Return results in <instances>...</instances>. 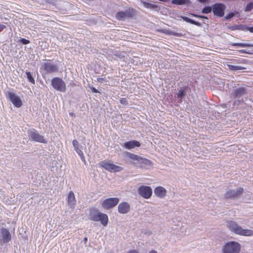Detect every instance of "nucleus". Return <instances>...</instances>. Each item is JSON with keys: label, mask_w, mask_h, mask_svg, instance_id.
Instances as JSON below:
<instances>
[{"label": "nucleus", "mask_w": 253, "mask_h": 253, "mask_svg": "<svg viewBox=\"0 0 253 253\" xmlns=\"http://www.w3.org/2000/svg\"><path fill=\"white\" fill-rule=\"evenodd\" d=\"M226 225L230 231L236 234L245 236L253 235V230L248 229H243L242 227L235 221L231 220L228 221Z\"/></svg>", "instance_id": "obj_1"}, {"label": "nucleus", "mask_w": 253, "mask_h": 253, "mask_svg": "<svg viewBox=\"0 0 253 253\" xmlns=\"http://www.w3.org/2000/svg\"><path fill=\"white\" fill-rule=\"evenodd\" d=\"M90 219L95 221H100L101 223L104 226H106L108 222V217L107 214L100 212L97 209H92L89 213Z\"/></svg>", "instance_id": "obj_2"}, {"label": "nucleus", "mask_w": 253, "mask_h": 253, "mask_svg": "<svg viewBox=\"0 0 253 253\" xmlns=\"http://www.w3.org/2000/svg\"><path fill=\"white\" fill-rule=\"evenodd\" d=\"M124 155L126 158L130 160L131 164L135 165L143 164L149 165L151 163L150 160L128 152H126Z\"/></svg>", "instance_id": "obj_3"}, {"label": "nucleus", "mask_w": 253, "mask_h": 253, "mask_svg": "<svg viewBox=\"0 0 253 253\" xmlns=\"http://www.w3.org/2000/svg\"><path fill=\"white\" fill-rule=\"evenodd\" d=\"M240 250L241 245L235 241L226 243L222 248V253H239Z\"/></svg>", "instance_id": "obj_4"}, {"label": "nucleus", "mask_w": 253, "mask_h": 253, "mask_svg": "<svg viewBox=\"0 0 253 253\" xmlns=\"http://www.w3.org/2000/svg\"><path fill=\"white\" fill-rule=\"evenodd\" d=\"M247 93V88L245 87H240L236 89H234L231 95L235 98H238V100L235 101L234 104H239L244 101L243 99H240Z\"/></svg>", "instance_id": "obj_5"}, {"label": "nucleus", "mask_w": 253, "mask_h": 253, "mask_svg": "<svg viewBox=\"0 0 253 253\" xmlns=\"http://www.w3.org/2000/svg\"><path fill=\"white\" fill-rule=\"evenodd\" d=\"M28 134L30 139L32 141L42 143H46L47 141L44 139L43 135H41L37 130L35 129H29Z\"/></svg>", "instance_id": "obj_6"}, {"label": "nucleus", "mask_w": 253, "mask_h": 253, "mask_svg": "<svg viewBox=\"0 0 253 253\" xmlns=\"http://www.w3.org/2000/svg\"><path fill=\"white\" fill-rule=\"evenodd\" d=\"M51 85L54 88L61 92H65L66 89L65 82L59 78H54L51 80Z\"/></svg>", "instance_id": "obj_7"}, {"label": "nucleus", "mask_w": 253, "mask_h": 253, "mask_svg": "<svg viewBox=\"0 0 253 253\" xmlns=\"http://www.w3.org/2000/svg\"><path fill=\"white\" fill-rule=\"evenodd\" d=\"M100 166L110 172H118L123 169V167L105 161L101 162L100 164Z\"/></svg>", "instance_id": "obj_8"}, {"label": "nucleus", "mask_w": 253, "mask_h": 253, "mask_svg": "<svg viewBox=\"0 0 253 253\" xmlns=\"http://www.w3.org/2000/svg\"><path fill=\"white\" fill-rule=\"evenodd\" d=\"M244 189L242 188H238L234 190H229L224 194L226 199H235L240 196L243 193Z\"/></svg>", "instance_id": "obj_9"}, {"label": "nucleus", "mask_w": 253, "mask_h": 253, "mask_svg": "<svg viewBox=\"0 0 253 253\" xmlns=\"http://www.w3.org/2000/svg\"><path fill=\"white\" fill-rule=\"evenodd\" d=\"M133 15V10L131 8L126 9L124 11H119L116 14L118 20L124 21L126 19L131 17Z\"/></svg>", "instance_id": "obj_10"}, {"label": "nucleus", "mask_w": 253, "mask_h": 253, "mask_svg": "<svg viewBox=\"0 0 253 253\" xmlns=\"http://www.w3.org/2000/svg\"><path fill=\"white\" fill-rule=\"evenodd\" d=\"M138 193L143 198L149 199L152 195V189L148 186H141L138 189Z\"/></svg>", "instance_id": "obj_11"}, {"label": "nucleus", "mask_w": 253, "mask_h": 253, "mask_svg": "<svg viewBox=\"0 0 253 253\" xmlns=\"http://www.w3.org/2000/svg\"><path fill=\"white\" fill-rule=\"evenodd\" d=\"M42 68L44 69L46 73H53L58 71V67L51 62H45L42 65Z\"/></svg>", "instance_id": "obj_12"}, {"label": "nucleus", "mask_w": 253, "mask_h": 253, "mask_svg": "<svg viewBox=\"0 0 253 253\" xmlns=\"http://www.w3.org/2000/svg\"><path fill=\"white\" fill-rule=\"evenodd\" d=\"M119 202L118 198H110L105 200L102 203V206L105 209H109L116 206Z\"/></svg>", "instance_id": "obj_13"}, {"label": "nucleus", "mask_w": 253, "mask_h": 253, "mask_svg": "<svg viewBox=\"0 0 253 253\" xmlns=\"http://www.w3.org/2000/svg\"><path fill=\"white\" fill-rule=\"evenodd\" d=\"M226 9V6L221 3H215L213 5L212 12L214 15L222 17L224 14V10Z\"/></svg>", "instance_id": "obj_14"}, {"label": "nucleus", "mask_w": 253, "mask_h": 253, "mask_svg": "<svg viewBox=\"0 0 253 253\" xmlns=\"http://www.w3.org/2000/svg\"><path fill=\"white\" fill-rule=\"evenodd\" d=\"M11 240V234L8 229L4 227L0 229V241L3 243H7Z\"/></svg>", "instance_id": "obj_15"}, {"label": "nucleus", "mask_w": 253, "mask_h": 253, "mask_svg": "<svg viewBox=\"0 0 253 253\" xmlns=\"http://www.w3.org/2000/svg\"><path fill=\"white\" fill-rule=\"evenodd\" d=\"M7 95L9 99L15 107L19 108L22 106V101L17 95L10 91L7 93Z\"/></svg>", "instance_id": "obj_16"}, {"label": "nucleus", "mask_w": 253, "mask_h": 253, "mask_svg": "<svg viewBox=\"0 0 253 253\" xmlns=\"http://www.w3.org/2000/svg\"><path fill=\"white\" fill-rule=\"evenodd\" d=\"M74 148L75 150L76 151V152L78 154V155L80 156L81 159L83 162L84 164H85V159L84 155V153L82 150L81 149V148L82 146H81L80 144L79 143V142L76 140L74 139L73 140L72 142Z\"/></svg>", "instance_id": "obj_17"}, {"label": "nucleus", "mask_w": 253, "mask_h": 253, "mask_svg": "<svg viewBox=\"0 0 253 253\" xmlns=\"http://www.w3.org/2000/svg\"><path fill=\"white\" fill-rule=\"evenodd\" d=\"M236 62H237V63H241V60L233 59V62L227 64V66L228 67L229 70H230L231 71H238V70H245L246 69V67H243L241 65H236L235 64V65L232 64H235Z\"/></svg>", "instance_id": "obj_18"}, {"label": "nucleus", "mask_w": 253, "mask_h": 253, "mask_svg": "<svg viewBox=\"0 0 253 253\" xmlns=\"http://www.w3.org/2000/svg\"><path fill=\"white\" fill-rule=\"evenodd\" d=\"M121 146L126 149L131 150L140 146V143L136 140H131L121 144Z\"/></svg>", "instance_id": "obj_19"}, {"label": "nucleus", "mask_w": 253, "mask_h": 253, "mask_svg": "<svg viewBox=\"0 0 253 253\" xmlns=\"http://www.w3.org/2000/svg\"><path fill=\"white\" fill-rule=\"evenodd\" d=\"M68 205L70 209H74L76 204V200L74 193L73 191H70L68 196Z\"/></svg>", "instance_id": "obj_20"}, {"label": "nucleus", "mask_w": 253, "mask_h": 253, "mask_svg": "<svg viewBox=\"0 0 253 253\" xmlns=\"http://www.w3.org/2000/svg\"><path fill=\"white\" fill-rule=\"evenodd\" d=\"M118 209L120 213L126 214L129 211L130 206L126 202H122L118 205Z\"/></svg>", "instance_id": "obj_21"}, {"label": "nucleus", "mask_w": 253, "mask_h": 253, "mask_svg": "<svg viewBox=\"0 0 253 253\" xmlns=\"http://www.w3.org/2000/svg\"><path fill=\"white\" fill-rule=\"evenodd\" d=\"M154 194L158 197L163 198L166 195L167 190L161 186H158L154 189Z\"/></svg>", "instance_id": "obj_22"}, {"label": "nucleus", "mask_w": 253, "mask_h": 253, "mask_svg": "<svg viewBox=\"0 0 253 253\" xmlns=\"http://www.w3.org/2000/svg\"><path fill=\"white\" fill-rule=\"evenodd\" d=\"M188 89V86H185L179 90L177 93V98L178 99V101L181 102L182 99L186 96Z\"/></svg>", "instance_id": "obj_23"}, {"label": "nucleus", "mask_w": 253, "mask_h": 253, "mask_svg": "<svg viewBox=\"0 0 253 253\" xmlns=\"http://www.w3.org/2000/svg\"><path fill=\"white\" fill-rule=\"evenodd\" d=\"M182 19L187 22H188V23H190L191 24H194L195 25H196L197 26H199V27H201L202 26V24L199 23V22H198L197 21H195L187 17H186V16H182Z\"/></svg>", "instance_id": "obj_24"}, {"label": "nucleus", "mask_w": 253, "mask_h": 253, "mask_svg": "<svg viewBox=\"0 0 253 253\" xmlns=\"http://www.w3.org/2000/svg\"><path fill=\"white\" fill-rule=\"evenodd\" d=\"M189 0H172L171 3L175 4L182 5L188 4Z\"/></svg>", "instance_id": "obj_25"}, {"label": "nucleus", "mask_w": 253, "mask_h": 253, "mask_svg": "<svg viewBox=\"0 0 253 253\" xmlns=\"http://www.w3.org/2000/svg\"><path fill=\"white\" fill-rule=\"evenodd\" d=\"M27 75V79L29 82L34 84H35V80L32 76L31 74L29 72H26V73Z\"/></svg>", "instance_id": "obj_26"}, {"label": "nucleus", "mask_w": 253, "mask_h": 253, "mask_svg": "<svg viewBox=\"0 0 253 253\" xmlns=\"http://www.w3.org/2000/svg\"><path fill=\"white\" fill-rule=\"evenodd\" d=\"M212 10V8L211 7L206 6V7H205L203 9L202 12L203 13L208 14V13H210Z\"/></svg>", "instance_id": "obj_27"}, {"label": "nucleus", "mask_w": 253, "mask_h": 253, "mask_svg": "<svg viewBox=\"0 0 253 253\" xmlns=\"http://www.w3.org/2000/svg\"><path fill=\"white\" fill-rule=\"evenodd\" d=\"M233 45L238 46L240 47H250L252 46L251 44L248 43H233Z\"/></svg>", "instance_id": "obj_28"}, {"label": "nucleus", "mask_w": 253, "mask_h": 253, "mask_svg": "<svg viewBox=\"0 0 253 253\" xmlns=\"http://www.w3.org/2000/svg\"><path fill=\"white\" fill-rule=\"evenodd\" d=\"M237 12H231L229 13L227 15H226L224 18L226 20H230L233 17H234L236 14H237Z\"/></svg>", "instance_id": "obj_29"}, {"label": "nucleus", "mask_w": 253, "mask_h": 253, "mask_svg": "<svg viewBox=\"0 0 253 253\" xmlns=\"http://www.w3.org/2000/svg\"><path fill=\"white\" fill-rule=\"evenodd\" d=\"M253 8V3L250 2L248 3L245 8V10L247 11H250Z\"/></svg>", "instance_id": "obj_30"}, {"label": "nucleus", "mask_w": 253, "mask_h": 253, "mask_svg": "<svg viewBox=\"0 0 253 253\" xmlns=\"http://www.w3.org/2000/svg\"><path fill=\"white\" fill-rule=\"evenodd\" d=\"M143 4L145 7H147V8H154V5H153L151 3L147 2L144 1V2H143Z\"/></svg>", "instance_id": "obj_31"}, {"label": "nucleus", "mask_w": 253, "mask_h": 253, "mask_svg": "<svg viewBox=\"0 0 253 253\" xmlns=\"http://www.w3.org/2000/svg\"><path fill=\"white\" fill-rule=\"evenodd\" d=\"M20 42L23 44H27L30 42V41L23 38L21 39Z\"/></svg>", "instance_id": "obj_32"}, {"label": "nucleus", "mask_w": 253, "mask_h": 253, "mask_svg": "<svg viewBox=\"0 0 253 253\" xmlns=\"http://www.w3.org/2000/svg\"><path fill=\"white\" fill-rule=\"evenodd\" d=\"M120 101V103L123 105H126L127 104V101L126 99L125 98H121Z\"/></svg>", "instance_id": "obj_33"}, {"label": "nucleus", "mask_w": 253, "mask_h": 253, "mask_svg": "<svg viewBox=\"0 0 253 253\" xmlns=\"http://www.w3.org/2000/svg\"><path fill=\"white\" fill-rule=\"evenodd\" d=\"M104 81V79L102 78H98L97 79V81L98 82V83H102Z\"/></svg>", "instance_id": "obj_34"}, {"label": "nucleus", "mask_w": 253, "mask_h": 253, "mask_svg": "<svg viewBox=\"0 0 253 253\" xmlns=\"http://www.w3.org/2000/svg\"><path fill=\"white\" fill-rule=\"evenodd\" d=\"M91 89L93 92L98 93L99 91L94 87L91 88Z\"/></svg>", "instance_id": "obj_35"}, {"label": "nucleus", "mask_w": 253, "mask_h": 253, "mask_svg": "<svg viewBox=\"0 0 253 253\" xmlns=\"http://www.w3.org/2000/svg\"><path fill=\"white\" fill-rule=\"evenodd\" d=\"M5 28V26L3 24H0V32L3 30L4 28Z\"/></svg>", "instance_id": "obj_36"}, {"label": "nucleus", "mask_w": 253, "mask_h": 253, "mask_svg": "<svg viewBox=\"0 0 253 253\" xmlns=\"http://www.w3.org/2000/svg\"><path fill=\"white\" fill-rule=\"evenodd\" d=\"M127 253H139L136 250H134L129 251V252H128Z\"/></svg>", "instance_id": "obj_37"}, {"label": "nucleus", "mask_w": 253, "mask_h": 253, "mask_svg": "<svg viewBox=\"0 0 253 253\" xmlns=\"http://www.w3.org/2000/svg\"><path fill=\"white\" fill-rule=\"evenodd\" d=\"M248 30L251 33H253V26L251 27H249Z\"/></svg>", "instance_id": "obj_38"}, {"label": "nucleus", "mask_w": 253, "mask_h": 253, "mask_svg": "<svg viewBox=\"0 0 253 253\" xmlns=\"http://www.w3.org/2000/svg\"><path fill=\"white\" fill-rule=\"evenodd\" d=\"M199 18L208 19V17L207 16H203V15H200L199 16Z\"/></svg>", "instance_id": "obj_39"}, {"label": "nucleus", "mask_w": 253, "mask_h": 253, "mask_svg": "<svg viewBox=\"0 0 253 253\" xmlns=\"http://www.w3.org/2000/svg\"><path fill=\"white\" fill-rule=\"evenodd\" d=\"M191 15L193 16H194L195 17H197V18H199V16H200V15H197V14H191Z\"/></svg>", "instance_id": "obj_40"}, {"label": "nucleus", "mask_w": 253, "mask_h": 253, "mask_svg": "<svg viewBox=\"0 0 253 253\" xmlns=\"http://www.w3.org/2000/svg\"><path fill=\"white\" fill-rule=\"evenodd\" d=\"M87 241V237L84 238V242L85 244L86 243Z\"/></svg>", "instance_id": "obj_41"}, {"label": "nucleus", "mask_w": 253, "mask_h": 253, "mask_svg": "<svg viewBox=\"0 0 253 253\" xmlns=\"http://www.w3.org/2000/svg\"><path fill=\"white\" fill-rule=\"evenodd\" d=\"M149 253H158L157 251L155 250H152L150 252H149Z\"/></svg>", "instance_id": "obj_42"}, {"label": "nucleus", "mask_w": 253, "mask_h": 253, "mask_svg": "<svg viewBox=\"0 0 253 253\" xmlns=\"http://www.w3.org/2000/svg\"><path fill=\"white\" fill-rule=\"evenodd\" d=\"M114 56H116V57L121 58V55L120 54H115Z\"/></svg>", "instance_id": "obj_43"}, {"label": "nucleus", "mask_w": 253, "mask_h": 253, "mask_svg": "<svg viewBox=\"0 0 253 253\" xmlns=\"http://www.w3.org/2000/svg\"><path fill=\"white\" fill-rule=\"evenodd\" d=\"M199 0L201 2H206V1H208V0Z\"/></svg>", "instance_id": "obj_44"}, {"label": "nucleus", "mask_w": 253, "mask_h": 253, "mask_svg": "<svg viewBox=\"0 0 253 253\" xmlns=\"http://www.w3.org/2000/svg\"><path fill=\"white\" fill-rule=\"evenodd\" d=\"M239 63H237V62H236V63H235V65H238L237 64H238ZM235 65V64H234Z\"/></svg>", "instance_id": "obj_45"}, {"label": "nucleus", "mask_w": 253, "mask_h": 253, "mask_svg": "<svg viewBox=\"0 0 253 253\" xmlns=\"http://www.w3.org/2000/svg\"><path fill=\"white\" fill-rule=\"evenodd\" d=\"M70 115H71V116H73V113H70Z\"/></svg>", "instance_id": "obj_46"}, {"label": "nucleus", "mask_w": 253, "mask_h": 253, "mask_svg": "<svg viewBox=\"0 0 253 253\" xmlns=\"http://www.w3.org/2000/svg\"><path fill=\"white\" fill-rule=\"evenodd\" d=\"M175 36H178V34H174Z\"/></svg>", "instance_id": "obj_47"}]
</instances>
